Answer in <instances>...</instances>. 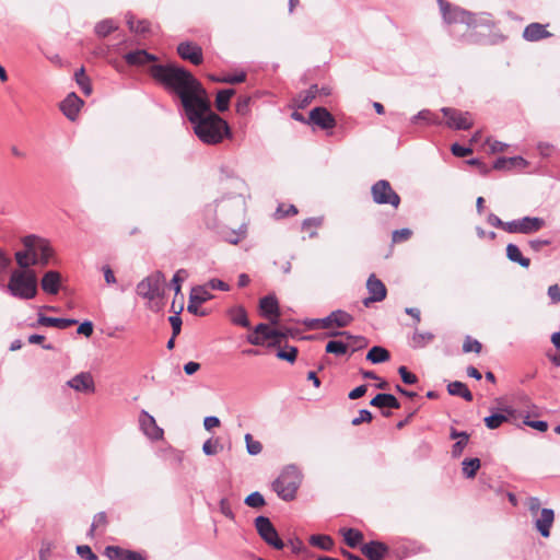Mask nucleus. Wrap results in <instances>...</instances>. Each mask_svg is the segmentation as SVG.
Returning <instances> with one entry per match:
<instances>
[{"instance_id": "0eeeda50", "label": "nucleus", "mask_w": 560, "mask_h": 560, "mask_svg": "<svg viewBox=\"0 0 560 560\" xmlns=\"http://www.w3.org/2000/svg\"><path fill=\"white\" fill-rule=\"evenodd\" d=\"M291 331L289 329H271L267 324H258L252 334L246 338L247 342L253 346H261L266 340L273 339L275 343H279L281 339L287 338Z\"/></svg>"}, {"instance_id": "338daca9", "label": "nucleus", "mask_w": 560, "mask_h": 560, "mask_svg": "<svg viewBox=\"0 0 560 560\" xmlns=\"http://www.w3.org/2000/svg\"><path fill=\"white\" fill-rule=\"evenodd\" d=\"M372 413L368 409H361L359 411V416L352 419L351 423L352 425H359L363 422H370L372 421Z\"/></svg>"}, {"instance_id": "bf43d9fd", "label": "nucleus", "mask_w": 560, "mask_h": 560, "mask_svg": "<svg viewBox=\"0 0 560 560\" xmlns=\"http://www.w3.org/2000/svg\"><path fill=\"white\" fill-rule=\"evenodd\" d=\"M211 79L213 81H217V82H224V83H229V84H237V83H242V82H244L246 80V73L245 72H241L238 74L224 77L223 79H217L214 77H211Z\"/></svg>"}, {"instance_id": "2f4dec72", "label": "nucleus", "mask_w": 560, "mask_h": 560, "mask_svg": "<svg viewBox=\"0 0 560 560\" xmlns=\"http://www.w3.org/2000/svg\"><path fill=\"white\" fill-rule=\"evenodd\" d=\"M506 257L523 268H528L530 265V260L522 255L518 246L512 243L506 246Z\"/></svg>"}, {"instance_id": "b1692460", "label": "nucleus", "mask_w": 560, "mask_h": 560, "mask_svg": "<svg viewBox=\"0 0 560 560\" xmlns=\"http://www.w3.org/2000/svg\"><path fill=\"white\" fill-rule=\"evenodd\" d=\"M61 275L58 271H47L40 281L42 289L48 294H57L60 289Z\"/></svg>"}, {"instance_id": "79ce46f5", "label": "nucleus", "mask_w": 560, "mask_h": 560, "mask_svg": "<svg viewBox=\"0 0 560 560\" xmlns=\"http://www.w3.org/2000/svg\"><path fill=\"white\" fill-rule=\"evenodd\" d=\"M310 544L322 550H330L334 547V540L327 535H312L310 537Z\"/></svg>"}, {"instance_id": "6e6552de", "label": "nucleus", "mask_w": 560, "mask_h": 560, "mask_svg": "<svg viewBox=\"0 0 560 560\" xmlns=\"http://www.w3.org/2000/svg\"><path fill=\"white\" fill-rule=\"evenodd\" d=\"M372 199L377 205H389L397 209L400 205L399 195L392 188L386 179H380L371 187Z\"/></svg>"}, {"instance_id": "f03ea898", "label": "nucleus", "mask_w": 560, "mask_h": 560, "mask_svg": "<svg viewBox=\"0 0 560 560\" xmlns=\"http://www.w3.org/2000/svg\"><path fill=\"white\" fill-rule=\"evenodd\" d=\"M203 107L194 106L184 113L192 126L194 133L205 144L217 145L225 138H232L229 124L213 113L209 97L203 100Z\"/></svg>"}, {"instance_id": "7c9ffc66", "label": "nucleus", "mask_w": 560, "mask_h": 560, "mask_svg": "<svg viewBox=\"0 0 560 560\" xmlns=\"http://www.w3.org/2000/svg\"><path fill=\"white\" fill-rule=\"evenodd\" d=\"M527 162L522 156H513V158H499L495 160L493 164V168L495 170H505L513 167H524Z\"/></svg>"}, {"instance_id": "c03bdc74", "label": "nucleus", "mask_w": 560, "mask_h": 560, "mask_svg": "<svg viewBox=\"0 0 560 560\" xmlns=\"http://www.w3.org/2000/svg\"><path fill=\"white\" fill-rule=\"evenodd\" d=\"M117 24L112 19H106L101 22H98L95 25V33L100 37H106L108 34L117 30Z\"/></svg>"}, {"instance_id": "37998d69", "label": "nucleus", "mask_w": 560, "mask_h": 560, "mask_svg": "<svg viewBox=\"0 0 560 560\" xmlns=\"http://www.w3.org/2000/svg\"><path fill=\"white\" fill-rule=\"evenodd\" d=\"M342 535H343L346 544L351 548H355L363 540V534L358 529H353V528L345 529Z\"/></svg>"}, {"instance_id": "7ed1b4c3", "label": "nucleus", "mask_w": 560, "mask_h": 560, "mask_svg": "<svg viewBox=\"0 0 560 560\" xmlns=\"http://www.w3.org/2000/svg\"><path fill=\"white\" fill-rule=\"evenodd\" d=\"M8 291L21 300L34 299L37 294V278L33 270H13L11 272Z\"/></svg>"}, {"instance_id": "20e7f679", "label": "nucleus", "mask_w": 560, "mask_h": 560, "mask_svg": "<svg viewBox=\"0 0 560 560\" xmlns=\"http://www.w3.org/2000/svg\"><path fill=\"white\" fill-rule=\"evenodd\" d=\"M302 477L301 470L295 465H288L272 482V489L283 501H292L296 497Z\"/></svg>"}, {"instance_id": "e2e57ef3", "label": "nucleus", "mask_w": 560, "mask_h": 560, "mask_svg": "<svg viewBox=\"0 0 560 560\" xmlns=\"http://www.w3.org/2000/svg\"><path fill=\"white\" fill-rule=\"evenodd\" d=\"M398 373L405 384L412 385L418 382V377L409 372L406 366H399Z\"/></svg>"}, {"instance_id": "c756f323", "label": "nucleus", "mask_w": 560, "mask_h": 560, "mask_svg": "<svg viewBox=\"0 0 560 560\" xmlns=\"http://www.w3.org/2000/svg\"><path fill=\"white\" fill-rule=\"evenodd\" d=\"M228 314H229L230 320L234 325L245 327V328H248L250 326L248 317H247V312L243 306H241V305L233 306L229 310Z\"/></svg>"}, {"instance_id": "4468645a", "label": "nucleus", "mask_w": 560, "mask_h": 560, "mask_svg": "<svg viewBox=\"0 0 560 560\" xmlns=\"http://www.w3.org/2000/svg\"><path fill=\"white\" fill-rule=\"evenodd\" d=\"M177 54L184 60H188L195 66L202 63V49L199 45L191 42H183L177 46Z\"/></svg>"}, {"instance_id": "f8f14e48", "label": "nucleus", "mask_w": 560, "mask_h": 560, "mask_svg": "<svg viewBox=\"0 0 560 560\" xmlns=\"http://www.w3.org/2000/svg\"><path fill=\"white\" fill-rule=\"evenodd\" d=\"M440 8L443 19L447 23H464L470 26L474 23V16L470 12L458 7H452L448 2L440 0Z\"/></svg>"}, {"instance_id": "0e129e2a", "label": "nucleus", "mask_w": 560, "mask_h": 560, "mask_svg": "<svg viewBox=\"0 0 560 560\" xmlns=\"http://www.w3.org/2000/svg\"><path fill=\"white\" fill-rule=\"evenodd\" d=\"M77 553L86 560H96L97 556L92 551L88 545H80L77 547Z\"/></svg>"}, {"instance_id": "6ab92c4d", "label": "nucleus", "mask_w": 560, "mask_h": 560, "mask_svg": "<svg viewBox=\"0 0 560 560\" xmlns=\"http://www.w3.org/2000/svg\"><path fill=\"white\" fill-rule=\"evenodd\" d=\"M67 385L80 393H94L93 377L88 372H81L67 382Z\"/></svg>"}, {"instance_id": "1a4fd4ad", "label": "nucleus", "mask_w": 560, "mask_h": 560, "mask_svg": "<svg viewBox=\"0 0 560 560\" xmlns=\"http://www.w3.org/2000/svg\"><path fill=\"white\" fill-rule=\"evenodd\" d=\"M255 527L260 538L269 546L277 550L284 547V542L280 539L278 532L271 521L266 516H257L255 518Z\"/></svg>"}, {"instance_id": "13d9d810", "label": "nucleus", "mask_w": 560, "mask_h": 560, "mask_svg": "<svg viewBox=\"0 0 560 560\" xmlns=\"http://www.w3.org/2000/svg\"><path fill=\"white\" fill-rule=\"evenodd\" d=\"M463 351L465 353H468V352L479 353L481 351V343L476 339L466 337V339L463 343Z\"/></svg>"}, {"instance_id": "a211bd4d", "label": "nucleus", "mask_w": 560, "mask_h": 560, "mask_svg": "<svg viewBox=\"0 0 560 560\" xmlns=\"http://www.w3.org/2000/svg\"><path fill=\"white\" fill-rule=\"evenodd\" d=\"M307 122H312L322 129H331L336 126L335 117L325 107L313 108Z\"/></svg>"}, {"instance_id": "2eb2a0df", "label": "nucleus", "mask_w": 560, "mask_h": 560, "mask_svg": "<svg viewBox=\"0 0 560 560\" xmlns=\"http://www.w3.org/2000/svg\"><path fill=\"white\" fill-rule=\"evenodd\" d=\"M535 528L544 537L550 536V529L555 522V512L552 509L542 508L537 516L533 517Z\"/></svg>"}, {"instance_id": "8fccbe9b", "label": "nucleus", "mask_w": 560, "mask_h": 560, "mask_svg": "<svg viewBox=\"0 0 560 560\" xmlns=\"http://www.w3.org/2000/svg\"><path fill=\"white\" fill-rule=\"evenodd\" d=\"M15 260L16 264L23 269H27L30 266H34L32 262V254L27 248H25V250L16 252Z\"/></svg>"}, {"instance_id": "423d86ee", "label": "nucleus", "mask_w": 560, "mask_h": 560, "mask_svg": "<svg viewBox=\"0 0 560 560\" xmlns=\"http://www.w3.org/2000/svg\"><path fill=\"white\" fill-rule=\"evenodd\" d=\"M165 276L161 271H156L137 285V293L149 301H153L164 295Z\"/></svg>"}, {"instance_id": "ea45409f", "label": "nucleus", "mask_w": 560, "mask_h": 560, "mask_svg": "<svg viewBox=\"0 0 560 560\" xmlns=\"http://www.w3.org/2000/svg\"><path fill=\"white\" fill-rule=\"evenodd\" d=\"M330 315H331V319L334 322L335 327H338V328L347 327L353 320L352 315H350L349 313H347L342 310L334 311L330 313Z\"/></svg>"}, {"instance_id": "72a5a7b5", "label": "nucleus", "mask_w": 560, "mask_h": 560, "mask_svg": "<svg viewBox=\"0 0 560 560\" xmlns=\"http://www.w3.org/2000/svg\"><path fill=\"white\" fill-rule=\"evenodd\" d=\"M389 358L390 354L388 350L381 346L372 347L366 354V360L371 361L373 364L386 362Z\"/></svg>"}, {"instance_id": "393cba45", "label": "nucleus", "mask_w": 560, "mask_h": 560, "mask_svg": "<svg viewBox=\"0 0 560 560\" xmlns=\"http://www.w3.org/2000/svg\"><path fill=\"white\" fill-rule=\"evenodd\" d=\"M77 323H78L77 319L48 317L43 314H38V318H37V325L46 326V327H56L59 329H66L72 325H75Z\"/></svg>"}, {"instance_id": "864d4df0", "label": "nucleus", "mask_w": 560, "mask_h": 560, "mask_svg": "<svg viewBox=\"0 0 560 560\" xmlns=\"http://www.w3.org/2000/svg\"><path fill=\"white\" fill-rule=\"evenodd\" d=\"M188 278V271L186 269H178L173 279H172V285L174 288V291L176 294L180 292V284Z\"/></svg>"}, {"instance_id": "774afa93", "label": "nucleus", "mask_w": 560, "mask_h": 560, "mask_svg": "<svg viewBox=\"0 0 560 560\" xmlns=\"http://www.w3.org/2000/svg\"><path fill=\"white\" fill-rule=\"evenodd\" d=\"M411 234H412V232L409 229L395 230L393 232L392 238H393V242L399 243L402 241H407L411 236Z\"/></svg>"}, {"instance_id": "4c0bfd02", "label": "nucleus", "mask_w": 560, "mask_h": 560, "mask_svg": "<svg viewBox=\"0 0 560 560\" xmlns=\"http://www.w3.org/2000/svg\"><path fill=\"white\" fill-rule=\"evenodd\" d=\"M419 121H423L428 125H440L441 120L439 117L432 113L430 109H422L417 115L412 116L411 122L418 124Z\"/></svg>"}, {"instance_id": "e433bc0d", "label": "nucleus", "mask_w": 560, "mask_h": 560, "mask_svg": "<svg viewBox=\"0 0 560 560\" xmlns=\"http://www.w3.org/2000/svg\"><path fill=\"white\" fill-rule=\"evenodd\" d=\"M126 22L131 32L144 34L149 32L150 23L147 20L136 21L135 16L130 13L126 15Z\"/></svg>"}, {"instance_id": "09e8293b", "label": "nucleus", "mask_w": 560, "mask_h": 560, "mask_svg": "<svg viewBox=\"0 0 560 560\" xmlns=\"http://www.w3.org/2000/svg\"><path fill=\"white\" fill-rule=\"evenodd\" d=\"M434 338L431 332H415L412 336V347L413 348H423L428 342L432 341Z\"/></svg>"}, {"instance_id": "de8ad7c7", "label": "nucleus", "mask_w": 560, "mask_h": 560, "mask_svg": "<svg viewBox=\"0 0 560 560\" xmlns=\"http://www.w3.org/2000/svg\"><path fill=\"white\" fill-rule=\"evenodd\" d=\"M244 503L249 508L259 509L266 504V501L260 492L254 491L245 498Z\"/></svg>"}, {"instance_id": "a18cd8bd", "label": "nucleus", "mask_w": 560, "mask_h": 560, "mask_svg": "<svg viewBox=\"0 0 560 560\" xmlns=\"http://www.w3.org/2000/svg\"><path fill=\"white\" fill-rule=\"evenodd\" d=\"M74 77H75V81H77L78 85L80 86V89L82 90V92L85 95H90L92 93V85H91L90 79L84 73V68H80L75 72Z\"/></svg>"}, {"instance_id": "9b49d317", "label": "nucleus", "mask_w": 560, "mask_h": 560, "mask_svg": "<svg viewBox=\"0 0 560 560\" xmlns=\"http://www.w3.org/2000/svg\"><path fill=\"white\" fill-rule=\"evenodd\" d=\"M544 219L538 217H523L521 219L509 221V233L532 234L538 232L545 226Z\"/></svg>"}, {"instance_id": "f257e3e1", "label": "nucleus", "mask_w": 560, "mask_h": 560, "mask_svg": "<svg viewBox=\"0 0 560 560\" xmlns=\"http://www.w3.org/2000/svg\"><path fill=\"white\" fill-rule=\"evenodd\" d=\"M149 72L167 91L178 96L184 113L194 106H205L203 100L208 97L207 91L184 67L175 63L153 65Z\"/></svg>"}, {"instance_id": "dca6fc26", "label": "nucleus", "mask_w": 560, "mask_h": 560, "mask_svg": "<svg viewBox=\"0 0 560 560\" xmlns=\"http://www.w3.org/2000/svg\"><path fill=\"white\" fill-rule=\"evenodd\" d=\"M139 425L141 431L151 440H160L163 436V430L156 424L153 416L142 410L139 416Z\"/></svg>"}, {"instance_id": "9d476101", "label": "nucleus", "mask_w": 560, "mask_h": 560, "mask_svg": "<svg viewBox=\"0 0 560 560\" xmlns=\"http://www.w3.org/2000/svg\"><path fill=\"white\" fill-rule=\"evenodd\" d=\"M442 114L446 118L445 125L455 130H468L474 125V119L469 112H462L453 107H442Z\"/></svg>"}, {"instance_id": "a878e982", "label": "nucleus", "mask_w": 560, "mask_h": 560, "mask_svg": "<svg viewBox=\"0 0 560 560\" xmlns=\"http://www.w3.org/2000/svg\"><path fill=\"white\" fill-rule=\"evenodd\" d=\"M549 36L551 34L539 23H530L523 32V37L528 42H537Z\"/></svg>"}, {"instance_id": "cd10ccee", "label": "nucleus", "mask_w": 560, "mask_h": 560, "mask_svg": "<svg viewBox=\"0 0 560 560\" xmlns=\"http://www.w3.org/2000/svg\"><path fill=\"white\" fill-rule=\"evenodd\" d=\"M329 336L330 337H337V336L347 337L348 342H346V345H349L351 352L361 350V349L365 348L369 343L366 338H364L362 336H352L348 331H332V332H329Z\"/></svg>"}, {"instance_id": "3c124183", "label": "nucleus", "mask_w": 560, "mask_h": 560, "mask_svg": "<svg viewBox=\"0 0 560 560\" xmlns=\"http://www.w3.org/2000/svg\"><path fill=\"white\" fill-rule=\"evenodd\" d=\"M246 451L249 455H258L262 451V445L259 441H255L252 434H245Z\"/></svg>"}, {"instance_id": "49530a36", "label": "nucleus", "mask_w": 560, "mask_h": 560, "mask_svg": "<svg viewBox=\"0 0 560 560\" xmlns=\"http://www.w3.org/2000/svg\"><path fill=\"white\" fill-rule=\"evenodd\" d=\"M349 349V345L340 340H330L326 345V352L336 355H343Z\"/></svg>"}, {"instance_id": "412c9836", "label": "nucleus", "mask_w": 560, "mask_h": 560, "mask_svg": "<svg viewBox=\"0 0 560 560\" xmlns=\"http://www.w3.org/2000/svg\"><path fill=\"white\" fill-rule=\"evenodd\" d=\"M124 59L129 66H144L149 62L156 61L158 57L153 54L148 52L144 49H137L127 52L124 56Z\"/></svg>"}, {"instance_id": "4d7b16f0", "label": "nucleus", "mask_w": 560, "mask_h": 560, "mask_svg": "<svg viewBox=\"0 0 560 560\" xmlns=\"http://www.w3.org/2000/svg\"><path fill=\"white\" fill-rule=\"evenodd\" d=\"M107 524V516L105 512H100L94 515L89 535L92 536L94 530L98 527H105Z\"/></svg>"}, {"instance_id": "a19ab883", "label": "nucleus", "mask_w": 560, "mask_h": 560, "mask_svg": "<svg viewBox=\"0 0 560 560\" xmlns=\"http://www.w3.org/2000/svg\"><path fill=\"white\" fill-rule=\"evenodd\" d=\"M318 92L317 85H312L308 90L301 92L296 97L299 108H305L316 97Z\"/></svg>"}, {"instance_id": "ddd939ff", "label": "nucleus", "mask_w": 560, "mask_h": 560, "mask_svg": "<svg viewBox=\"0 0 560 560\" xmlns=\"http://www.w3.org/2000/svg\"><path fill=\"white\" fill-rule=\"evenodd\" d=\"M366 289L370 293V296L363 300L364 306L369 307L374 302H381L386 298V287L385 284L375 277V275H371L366 281Z\"/></svg>"}, {"instance_id": "6e6d98bb", "label": "nucleus", "mask_w": 560, "mask_h": 560, "mask_svg": "<svg viewBox=\"0 0 560 560\" xmlns=\"http://www.w3.org/2000/svg\"><path fill=\"white\" fill-rule=\"evenodd\" d=\"M525 504H526L532 517L537 516L541 510V502H540L539 498H537V497L527 498Z\"/></svg>"}, {"instance_id": "680f3d73", "label": "nucleus", "mask_w": 560, "mask_h": 560, "mask_svg": "<svg viewBox=\"0 0 560 560\" xmlns=\"http://www.w3.org/2000/svg\"><path fill=\"white\" fill-rule=\"evenodd\" d=\"M335 326L334 325V322L331 319V315L329 314L328 316L324 317V318H317V319H313L310 324V327L312 328H316V327H319V328H323V329H328L330 327Z\"/></svg>"}, {"instance_id": "603ef678", "label": "nucleus", "mask_w": 560, "mask_h": 560, "mask_svg": "<svg viewBox=\"0 0 560 560\" xmlns=\"http://www.w3.org/2000/svg\"><path fill=\"white\" fill-rule=\"evenodd\" d=\"M298 349L295 347H287L285 349H280L277 352V357L281 360L293 363L296 360Z\"/></svg>"}, {"instance_id": "39448f33", "label": "nucleus", "mask_w": 560, "mask_h": 560, "mask_svg": "<svg viewBox=\"0 0 560 560\" xmlns=\"http://www.w3.org/2000/svg\"><path fill=\"white\" fill-rule=\"evenodd\" d=\"M25 248L32 254L33 265L46 266L52 256V249L48 241L36 235H27L22 240Z\"/></svg>"}, {"instance_id": "69168bd1", "label": "nucleus", "mask_w": 560, "mask_h": 560, "mask_svg": "<svg viewBox=\"0 0 560 560\" xmlns=\"http://www.w3.org/2000/svg\"><path fill=\"white\" fill-rule=\"evenodd\" d=\"M487 221L490 225L494 226V228H499V229H502L504 230L505 232L509 233V228H508V224L509 222H504L502 221L498 215H495L494 213H489L488 214V218H487Z\"/></svg>"}, {"instance_id": "c85d7f7f", "label": "nucleus", "mask_w": 560, "mask_h": 560, "mask_svg": "<svg viewBox=\"0 0 560 560\" xmlns=\"http://www.w3.org/2000/svg\"><path fill=\"white\" fill-rule=\"evenodd\" d=\"M370 405L377 408H392L398 409L400 404L398 399L392 394H377L372 400Z\"/></svg>"}, {"instance_id": "473e14b6", "label": "nucleus", "mask_w": 560, "mask_h": 560, "mask_svg": "<svg viewBox=\"0 0 560 560\" xmlns=\"http://www.w3.org/2000/svg\"><path fill=\"white\" fill-rule=\"evenodd\" d=\"M447 392L450 395L463 397L466 401H471L474 398L466 384L459 381L451 382L447 385Z\"/></svg>"}, {"instance_id": "5701e85b", "label": "nucleus", "mask_w": 560, "mask_h": 560, "mask_svg": "<svg viewBox=\"0 0 560 560\" xmlns=\"http://www.w3.org/2000/svg\"><path fill=\"white\" fill-rule=\"evenodd\" d=\"M387 551V546L380 541H370L361 547V552L369 560H383Z\"/></svg>"}, {"instance_id": "c9c22d12", "label": "nucleus", "mask_w": 560, "mask_h": 560, "mask_svg": "<svg viewBox=\"0 0 560 560\" xmlns=\"http://www.w3.org/2000/svg\"><path fill=\"white\" fill-rule=\"evenodd\" d=\"M235 94L233 89L220 90L215 97V107L219 112H225L229 109L231 97Z\"/></svg>"}, {"instance_id": "bb28decb", "label": "nucleus", "mask_w": 560, "mask_h": 560, "mask_svg": "<svg viewBox=\"0 0 560 560\" xmlns=\"http://www.w3.org/2000/svg\"><path fill=\"white\" fill-rule=\"evenodd\" d=\"M504 413H493L483 419L485 424L488 429L494 430L501 427L504 422L509 420V417H512L515 413V409L512 407L503 408Z\"/></svg>"}, {"instance_id": "f3484780", "label": "nucleus", "mask_w": 560, "mask_h": 560, "mask_svg": "<svg viewBox=\"0 0 560 560\" xmlns=\"http://www.w3.org/2000/svg\"><path fill=\"white\" fill-rule=\"evenodd\" d=\"M259 310L261 315L268 318L272 325L278 324L280 311L278 300L275 295H267L260 299Z\"/></svg>"}, {"instance_id": "052dcab7", "label": "nucleus", "mask_w": 560, "mask_h": 560, "mask_svg": "<svg viewBox=\"0 0 560 560\" xmlns=\"http://www.w3.org/2000/svg\"><path fill=\"white\" fill-rule=\"evenodd\" d=\"M219 448L222 447L219 445L218 440L212 441L211 439H209L202 445V452L208 456L215 455L219 452Z\"/></svg>"}, {"instance_id": "f704fd0d", "label": "nucleus", "mask_w": 560, "mask_h": 560, "mask_svg": "<svg viewBox=\"0 0 560 560\" xmlns=\"http://www.w3.org/2000/svg\"><path fill=\"white\" fill-rule=\"evenodd\" d=\"M208 285H196L190 290L189 296L191 298V302H197L199 304H203L207 301L211 300L213 295L208 290Z\"/></svg>"}, {"instance_id": "4be33fe9", "label": "nucleus", "mask_w": 560, "mask_h": 560, "mask_svg": "<svg viewBox=\"0 0 560 560\" xmlns=\"http://www.w3.org/2000/svg\"><path fill=\"white\" fill-rule=\"evenodd\" d=\"M105 555L110 560H144V557L140 552L126 550L118 546L106 547Z\"/></svg>"}, {"instance_id": "5fc2aeb1", "label": "nucleus", "mask_w": 560, "mask_h": 560, "mask_svg": "<svg viewBox=\"0 0 560 560\" xmlns=\"http://www.w3.org/2000/svg\"><path fill=\"white\" fill-rule=\"evenodd\" d=\"M469 438L470 435L467 434L466 439L462 438L459 440H456V442L452 446V457L458 458L463 454L465 447L468 445Z\"/></svg>"}, {"instance_id": "58836bf2", "label": "nucleus", "mask_w": 560, "mask_h": 560, "mask_svg": "<svg viewBox=\"0 0 560 560\" xmlns=\"http://www.w3.org/2000/svg\"><path fill=\"white\" fill-rule=\"evenodd\" d=\"M480 459L475 458H465L462 463V470L466 478H474L480 468Z\"/></svg>"}, {"instance_id": "aec40b11", "label": "nucleus", "mask_w": 560, "mask_h": 560, "mask_svg": "<svg viewBox=\"0 0 560 560\" xmlns=\"http://www.w3.org/2000/svg\"><path fill=\"white\" fill-rule=\"evenodd\" d=\"M82 104V100L75 93H70L61 102L60 109L70 120H74Z\"/></svg>"}]
</instances>
